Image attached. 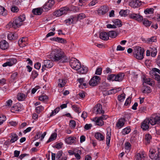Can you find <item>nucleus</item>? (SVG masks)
Masks as SVG:
<instances>
[{"mask_svg": "<svg viewBox=\"0 0 160 160\" xmlns=\"http://www.w3.org/2000/svg\"><path fill=\"white\" fill-rule=\"evenodd\" d=\"M53 55L52 60L55 62L59 61L62 63L67 62L68 61L67 57L65 55L64 52L61 50L56 49L53 51Z\"/></svg>", "mask_w": 160, "mask_h": 160, "instance_id": "1", "label": "nucleus"}, {"mask_svg": "<svg viewBox=\"0 0 160 160\" xmlns=\"http://www.w3.org/2000/svg\"><path fill=\"white\" fill-rule=\"evenodd\" d=\"M25 19V16L24 14L20 15L16 18L13 22L11 21L7 25V28H16L22 25V22Z\"/></svg>", "mask_w": 160, "mask_h": 160, "instance_id": "2", "label": "nucleus"}, {"mask_svg": "<svg viewBox=\"0 0 160 160\" xmlns=\"http://www.w3.org/2000/svg\"><path fill=\"white\" fill-rule=\"evenodd\" d=\"M144 52L143 48L139 46H136L134 48L133 52V55L134 57L138 60H142L144 58L143 54Z\"/></svg>", "mask_w": 160, "mask_h": 160, "instance_id": "3", "label": "nucleus"}, {"mask_svg": "<svg viewBox=\"0 0 160 160\" xmlns=\"http://www.w3.org/2000/svg\"><path fill=\"white\" fill-rule=\"evenodd\" d=\"M70 65L72 68L78 70L81 68L80 62L74 58H72L69 61Z\"/></svg>", "mask_w": 160, "mask_h": 160, "instance_id": "4", "label": "nucleus"}, {"mask_svg": "<svg viewBox=\"0 0 160 160\" xmlns=\"http://www.w3.org/2000/svg\"><path fill=\"white\" fill-rule=\"evenodd\" d=\"M101 81L100 78L97 76H94L89 81V84L91 86H95L98 85Z\"/></svg>", "mask_w": 160, "mask_h": 160, "instance_id": "5", "label": "nucleus"}, {"mask_svg": "<svg viewBox=\"0 0 160 160\" xmlns=\"http://www.w3.org/2000/svg\"><path fill=\"white\" fill-rule=\"evenodd\" d=\"M149 121V123L152 125L156 124H160V117L153 116L147 118Z\"/></svg>", "mask_w": 160, "mask_h": 160, "instance_id": "6", "label": "nucleus"}, {"mask_svg": "<svg viewBox=\"0 0 160 160\" xmlns=\"http://www.w3.org/2000/svg\"><path fill=\"white\" fill-rule=\"evenodd\" d=\"M69 10L68 8L67 7H64L61 8L59 10L55 12L54 14L56 17H59L63 14H66Z\"/></svg>", "mask_w": 160, "mask_h": 160, "instance_id": "7", "label": "nucleus"}, {"mask_svg": "<svg viewBox=\"0 0 160 160\" xmlns=\"http://www.w3.org/2000/svg\"><path fill=\"white\" fill-rule=\"evenodd\" d=\"M129 17L130 18L139 22H141L143 20V17L142 16L134 13L130 14Z\"/></svg>", "mask_w": 160, "mask_h": 160, "instance_id": "8", "label": "nucleus"}, {"mask_svg": "<svg viewBox=\"0 0 160 160\" xmlns=\"http://www.w3.org/2000/svg\"><path fill=\"white\" fill-rule=\"evenodd\" d=\"M142 2L140 0H133L129 3L131 7L134 8L140 6L141 5Z\"/></svg>", "mask_w": 160, "mask_h": 160, "instance_id": "9", "label": "nucleus"}, {"mask_svg": "<svg viewBox=\"0 0 160 160\" xmlns=\"http://www.w3.org/2000/svg\"><path fill=\"white\" fill-rule=\"evenodd\" d=\"M17 62V60L14 58H11L8 60L6 62L4 63L2 65L3 67H5L7 66H11Z\"/></svg>", "mask_w": 160, "mask_h": 160, "instance_id": "10", "label": "nucleus"}, {"mask_svg": "<svg viewBox=\"0 0 160 160\" xmlns=\"http://www.w3.org/2000/svg\"><path fill=\"white\" fill-rule=\"evenodd\" d=\"M108 10L107 6H103L99 8L98 10V15H102L105 14Z\"/></svg>", "mask_w": 160, "mask_h": 160, "instance_id": "11", "label": "nucleus"}, {"mask_svg": "<svg viewBox=\"0 0 160 160\" xmlns=\"http://www.w3.org/2000/svg\"><path fill=\"white\" fill-rule=\"evenodd\" d=\"M94 110L96 111V114H99L101 113H104V112L102 110V107L101 104H96L94 108Z\"/></svg>", "mask_w": 160, "mask_h": 160, "instance_id": "12", "label": "nucleus"}, {"mask_svg": "<svg viewBox=\"0 0 160 160\" xmlns=\"http://www.w3.org/2000/svg\"><path fill=\"white\" fill-rule=\"evenodd\" d=\"M149 121L146 118L142 123L141 128L144 130H147L149 128Z\"/></svg>", "mask_w": 160, "mask_h": 160, "instance_id": "13", "label": "nucleus"}, {"mask_svg": "<svg viewBox=\"0 0 160 160\" xmlns=\"http://www.w3.org/2000/svg\"><path fill=\"white\" fill-rule=\"evenodd\" d=\"M9 47L8 44L5 40H2L0 42V48L3 50L7 49Z\"/></svg>", "mask_w": 160, "mask_h": 160, "instance_id": "14", "label": "nucleus"}, {"mask_svg": "<svg viewBox=\"0 0 160 160\" xmlns=\"http://www.w3.org/2000/svg\"><path fill=\"white\" fill-rule=\"evenodd\" d=\"M100 38L103 40H107L109 39L108 33L105 32H103L99 34Z\"/></svg>", "mask_w": 160, "mask_h": 160, "instance_id": "15", "label": "nucleus"}, {"mask_svg": "<svg viewBox=\"0 0 160 160\" xmlns=\"http://www.w3.org/2000/svg\"><path fill=\"white\" fill-rule=\"evenodd\" d=\"M20 105L19 103H17L11 109V111L12 112H15L16 111H20L22 110V108L20 107Z\"/></svg>", "mask_w": 160, "mask_h": 160, "instance_id": "16", "label": "nucleus"}, {"mask_svg": "<svg viewBox=\"0 0 160 160\" xmlns=\"http://www.w3.org/2000/svg\"><path fill=\"white\" fill-rule=\"evenodd\" d=\"M124 77V73H119L117 75L115 76V77L114 78V81H116L120 82L123 79Z\"/></svg>", "mask_w": 160, "mask_h": 160, "instance_id": "17", "label": "nucleus"}, {"mask_svg": "<svg viewBox=\"0 0 160 160\" xmlns=\"http://www.w3.org/2000/svg\"><path fill=\"white\" fill-rule=\"evenodd\" d=\"M125 119L124 118H122L118 121L116 124V126L118 128H120L123 127L125 124Z\"/></svg>", "mask_w": 160, "mask_h": 160, "instance_id": "18", "label": "nucleus"}, {"mask_svg": "<svg viewBox=\"0 0 160 160\" xmlns=\"http://www.w3.org/2000/svg\"><path fill=\"white\" fill-rule=\"evenodd\" d=\"M44 66L46 68H50L53 66V63L52 61L49 60H46L44 61Z\"/></svg>", "mask_w": 160, "mask_h": 160, "instance_id": "19", "label": "nucleus"}, {"mask_svg": "<svg viewBox=\"0 0 160 160\" xmlns=\"http://www.w3.org/2000/svg\"><path fill=\"white\" fill-rule=\"evenodd\" d=\"M18 37L17 34L16 33H10L8 35V39L10 40H15Z\"/></svg>", "mask_w": 160, "mask_h": 160, "instance_id": "20", "label": "nucleus"}, {"mask_svg": "<svg viewBox=\"0 0 160 160\" xmlns=\"http://www.w3.org/2000/svg\"><path fill=\"white\" fill-rule=\"evenodd\" d=\"M42 9L41 8H38L33 9L32 10V12L34 14L36 15H40L42 12Z\"/></svg>", "mask_w": 160, "mask_h": 160, "instance_id": "21", "label": "nucleus"}, {"mask_svg": "<svg viewBox=\"0 0 160 160\" xmlns=\"http://www.w3.org/2000/svg\"><path fill=\"white\" fill-rule=\"evenodd\" d=\"M11 139L10 141L11 143L15 142L18 139V136L15 133L11 134Z\"/></svg>", "mask_w": 160, "mask_h": 160, "instance_id": "22", "label": "nucleus"}, {"mask_svg": "<svg viewBox=\"0 0 160 160\" xmlns=\"http://www.w3.org/2000/svg\"><path fill=\"white\" fill-rule=\"evenodd\" d=\"M26 97L27 96L22 93H19L17 95V98L20 101L24 100Z\"/></svg>", "mask_w": 160, "mask_h": 160, "instance_id": "23", "label": "nucleus"}, {"mask_svg": "<svg viewBox=\"0 0 160 160\" xmlns=\"http://www.w3.org/2000/svg\"><path fill=\"white\" fill-rule=\"evenodd\" d=\"M76 138L74 137H70L66 139V142L68 144H71L73 143Z\"/></svg>", "mask_w": 160, "mask_h": 160, "instance_id": "24", "label": "nucleus"}, {"mask_svg": "<svg viewBox=\"0 0 160 160\" xmlns=\"http://www.w3.org/2000/svg\"><path fill=\"white\" fill-rule=\"evenodd\" d=\"M95 138L99 141L103 140L104 139V137L103 135L101 133L97 132L95 134Z\"/></svg>", "mask_w": 160, "mask_h": 160, "instance_id": "25", "label": "nucleus"}, {"mask_svg": "<svg viewBox=\"0 0 160 160\" xmlns=\"http://www.w3.org/2000/svg\"><path fill=\"white\" fill-rule=\"evenodd\" d=\"M73 19L74 17L73 16H71L70 18L65 20L64 22L67 25H69L72 23L74 21Z\"/></svg>", "mask_w": 160, "mask_h": 160, "instance_id": "26", "label": "nucleus"}, {"mask_svg": "<svg viewBox=\"0 0 160 160\" xmlns=\"http://www.w3.org/2000/svg\"><path fill=\"white\" fill-rule=\"evenodd\" d=\"M146 158L144 156V155H142L139 153H138L136 156L137 160H144Z\"/></svg>", "mask_w": 160, "mask_h": 160, "instance_id": "27", "label": "nucleus"}, {"mask_svg": "<svg viewBox=\"0 0 160 160\" xmlns=\"http://www.w3.org/2000/svg\"><path fill=\"white\" fill-rule=\"evenodd\" d=\"M0 15L5 16L7 15V11L4 8L0 6Z\"/></svg>", "mask_w": 160, "mask_h": 160, "instance_id": "28", "label": "nucleus"}, {"mask_svg": "<svg viewBox=\"0 0 160 160\" xmlns=\"http://www.w3.org/2000/svg\"><path fill=\"white\" fill-rule=\"evenodd\" d=\"M131 131V129L129 127H127L123 129L122 132V135H125V134L129 133Z\"/></svg>", "mask_w": 160, "mask_h": 160, "instance_id": "29", "label": "nucleus"}, {"mask_svg": "<svg viewBox=\"0 0 160 160\" xmlns=\"http://www.w3.org/2000/svg\"><path fill=\"white\" fill-rule=\"evenodd\" d=\"M57 135V134L56 133H53L51 135L50 137L49 138L48 140L47 141V143H48L49 142L52 141H53L56 138Z\"/></svg>", "mask_w": 160, "mask_h": 160, "instance_id": "30", "label": "nucleus"}, {"mask_svg": "<svg viewBox=\"0 0 160 160\" xmlns=\"http://www.w3.org/2000/svg\"><path fill=\"white\" fill-rule=\"evenodd\" d=\"M78 70V72L81 74H84L87 72L88 71L87 68L84 67L81 68Z\"/></svg>", "mask_w": 160, "mask_h": 160, "instance_id": "31", "label": "nucleus"}, {"mask_svg": "<svg viewBox=\"0 0 160 160\" xmlns=\"http://www.w3.org/2000/svg\"><path fill=\"white\" fill-rule=\"evenodd\" d=\"M113 22L116 26H117L118 27H121L122 26L121 21L118 19H116L113 21Z\"/></svg>", "mask_w": 160, "mask_h": 160, "instance_id": "32", "label": "nucleus"}, {"mask_svg": "<svg viewBox=\"0 0 160 160\" xmlns=\"http://www.w3.org/2000/svg\"><path fill=\"white\" fill-rule=\"evenodd\" d=\"M108 37H110L111 38H115L117 36V34L115 31H111L109 32L108 33Z\"/></svg>", "mask_w": 160, "mask_h": 160, "instance_id": "33", "label": "nucleus"}, {"mask_svg": "<svg viewBox=\"0 0 160 160\" xmlns=\"http://www.w3.org/2000/svg\"><path fill=\"white\" fill-rule=\"evenodd\" d=\"M129 11V10H122L120 11L119 13L121 16L125 17L127 15V13Z\"/></svg>", "mask_w": 160, "mask_h": 160, "instance_id": "34", "label": "nucleus"}, {"mask_svg": "<svg viewBox=\"0 0 160 160\" xmlns=\"http://www.w3.org/2000/svg\"><path fill=\"white\" fill-rule=\"evenodd\" d=\"M95 122L97 125L99 126H102L104 124V122L103 120L99 118L96 120Z\"/></svg>", "mask_w": 160, "mask_h": 160, "instance_id": "35", "label": "nucleus"}, {"mask_svg": "<svg viewBox=\"0 0 160 160\" xmlns=\"http://www.w3.org/2000/svg\"><path fill=\"white\" fill-rule=\"evenodd\" d=\"M111 135V133H108V132H107V134L106 144L108 146H109L110 143Z\"/></svg>", "mask_w": 160, "mask_h": 160, "instance_id": "36", "label": "nucleus"}, {"mask_svg": "<svg viewBox=\"0 0 160 160\" xmlns=\"http://www.w3.org/2000/svg\"><path fill=\"white\" fill-rule=\"evenodd\" d=\"M151 138V136L148 134H146L145 136V139L147 141L148 143H149L150 142Z\"/></svg>", "mask_w": 160, "mask_h": 160, "instance_id": "37", "label": "nucleus"}, {"mask_svg": "<svg viewBox=\"0 0 160 160\" xmlns=\"http://www.w3.org/2000/svg\"><path fill=\"white\" fill-rule=\"evenodd\" d=\"M59 82L58 85L61 88L63 87L66 84V81L65 80L59 79Z\"/></svg>", "mask_w": 160, "mask_h": 160, "instance_id": "38", "label": "nucleus"}, {"mask_svg": "<svg viewBox=\"0 0 160 160\" xmlns=\"http://www.w3.org/2000/svg\"><path fill=\"white\" fill-rule=\"evenodd\" d=\"M143 23L146 26H150L151 23V22L149 21L148 20L146 19H143Z\"/></svg>", "mask_w": 160, "mask_h": 160, "instance_id": "39", "label": "nucleus"}, {"mask_svg": "<svg viewBox=\"0 0 160 160\" xmlns=\"http://www.w3.org/2000/svg\"><path fill=\"white\" fill-rule=\"evenodd\" d=\"M154 150H153L151 149L150 150V153L149 154V156L152 159H153L154 158H155V155H154V154L155 152H154Z\"/></svg>", "mask_w": 160, "mask_h": 160, "instance_id": "40", "label": "nucleus"}, {"mask_svg": "<svg viewBox=\"0 0 160 160\" xmlns=\"http://www.w3.org/2000/svg\"><path fill=\"white\" fill-rule=\"evenodd\" d=\"M154 9L153 8H147L144 10V12L146 14H152L153 12Z\"/></svg>", "mask_w": 160, "mask_h": 160, "instance_id": "41", "label": "nucleus"}, {"mask_svg": "<svg viewBox=\"0 0 160 160\" xmlns=\"http://www.w3.org/2000/svg\"><path fill=\"white\" fill-rule=\"evenodd\" d=\"M156 38L155 37H152L151 38H148L147 39V41L148 43H150L152 42H156Z\"/></svg>", "mask_w": 160, "mask_h": 160, "instance_id": "42", "label": "nucleus"}, {"mask_svg": "<svg viewBox=\"0 0 160 160\" xmlns=\"http://www.w3.org/2000/svg\"><path fill=\"white\" fill-rule=\"evenodd\" d=\"M44 109V108L43 106H39L37 107L36 108V112L37 113H40V112H42Z\"/></svg>", "mask_w": 160, "mask_h": 160, "instance_id": "43", "label": "nucleus"}, {"mask_svg": "<svg viewBox=\"0 0 160 160\" xmlns=\"http://www.w3.org/2000/svg\"><path fill=\"white\" fill-rule=\"evenodd\" d=\"M125 98V94H122L121 95H119L118 96V100L122 102L123 101L124 99Z\"/></svg>", "mask_w": 160, "mask_h": 160, "instance_id": "44", "label": "nucleus"}, {"mask_svg": "<svg viewBox=\"0 0 160 160\" xmlns=\"http://www.w3.org/2000/svg\"><path fill=\"white\" fill-rule=\"evenodd\" d=\"M55 3L54 1L53 0H49L46 3L49 7L51 8Z\"/></svg>", "mask_w": 160, "mask_h": 160, "instance_id": "45", "label": "nucleus"}, {"mask_svg": "<svg viewBox=\"0 0 160 160\" xmlns=\"http://www.w3.org/2000/svg\"><path fill=\"white\" fill-rule=\"evenodd\" d=\"M131 145L129 142H127L125 143V148L126 150H129L131 148Z\"/></svg>", "mask_w": 160, "mask_h": 160, "instance_id": "46", "label": "nucleus"}, {"mask_svg": "<svg viewBox=\"0 0 160 160\" xmlns=\"http://www.w3.org/2000/svg\"><path fill=\"white\" fill-rule=\"evenodd\" d=\"M48 97L46 95H42L40 96L39 98V99L41 101H44L48 99Z\"/></svg>", "mask_w": 160, "mask_h": 160, "instance_id": "47", "label": "nucleus"}, {"mask_svg": "<svg viewBox=\"0 0 160 160\" xmlns=\"http://www.w3.org/2000/svg\"><path fill=\"white\" fill-rule=\"evenodd\" d=\"M72 108L74 111L78 113H79L80 112V109L79 108H78L77 107L76 105H73L72 106Z\"/></svg>", "mask_w": 160, "mask_h": 160, "instance_id": "48", "label": "nucleus"}, {"mask_svg": "<svg viewBox=\"0 0 160 160\" xmlns=\"http://www.w3.org/2000/svg\"><path fill=\"white\" fill-rule=\"evenodd\" d=\"M151 92L150 88L149 87L147 86L145 87V89L142 91L143 93H149Z\"/></svg>", "mask_w": 160, "mask_h": 160, "instance_id": "49", "label": "nucleus"}, {"mask_svg": "<svg viewBox=\"0 0 160 160\" xmlns=\"http://www.w3.org/2000/svg\"><path fill=\"white\" fill-rule=\"evenodd\" d=\"M6 120V117L4 115L0 116V124H2Z\"/></svg>", "mask_w": 160, "mask_h": 160, "instance_id": "50", "label": "nucleus"}, {"mask_svg": "<svg viewBox=\"0 0 160 160\" xmlns=\"http://www.w3.org/2000/svg\"><path fill=\"white\" fill-rule=\"evenodd\" d=\"M132 98V96L131 97V96H130L128 98H127L126 100V102L124 104V105L125 106H127L130 104L131 102V98Z\"/></svg>", "mask_w": 160, "mask_h": 160, "instance_id": "51", "label": "nucleus"}, {"mask_svg": "<svg viewBox=\"0 0 160 160\" xmlns=\"http://www.w3.org/2000/svg\"><path fill=\"white\" fill-rule=\"evenodd\" d=\"M57 42L59 43H67V41L65 39L60 38L58 37Z\"/></svg>", "mask_w": 160, "mask_h": 160, "instance_id": "52", "label": "nucleus"}, {"mask_svg": "<svg viewBox=\"0 0 160 160\" xmlns=\"http://www.w3.org/2000/svg\"><path fill=\"white\" fill-rule=\"evenodd\" d=\"M153 50L151 52V56L152 57H154L156 55L157 52V49L156 48L153 47Z\"/></svg>", "mask_w": 160, "mask_h": 160, "instance_id": "53", "label": "nucleus"}, {"mask_svg": "<svg viewBox=\"0 0 160 160\" xmlns=\"http://www.w3.org/2000/svg\"><path fill=\"white\" fill-rule=\"evenodd\" d=\"M70 127L74 128L76 126V122L73 120H71L70 121Z\"/></svg>", "mask_w": 160, "mask_h": 160, "instance_id": "54", "label": "nucleus"}, {"mask_svg": "<svg viewBox=\"0 0 160 160\" xmlns=\"http://www.w3.org/2000/svg\"><path fill=\"white\" fill-rule=\"evenodd\" d=\"M102 68H97L95 72V74L98 75H100L102 73Z\"/></svg>", "mask_w": 160, "mask_h": 160, "instance_id": "55", "label": "nucleus"}, {"mask_svg": "<svg viewBox=\"0 0 160 160\" xmlns=\"http://www.w3.org/2000/svg\"><path fill=\"white\" fill-rule=\"evenodd\" d=\"M153 159L155 160H160V151L155 154V158H154Z\"/></svg>", "mask_w": 160, "mask_h": 160, "instance_id": "56", "label": "nucleus"}, {"mask_svg": "<svg viewBox=\"0 0 160 160\" xmlns=\"http://www.w3.org/2000/svg\"><path fill=\"white\" fill-rule=\"evenodd\" d=\"M86 17L85 15L82 13L80 14L78 16V19L79 20L84 18Z\"/></svg>", "mask_w": 160, "mask_h": 160, "instance_id": "57", "label": "nucleus"}, {"mask_svg": "<svg viewBox=\"0 0 160 160\" xmlns=\"http://www.w3.org/2000/svg\"><path fill=\"white\" fill-rule=\"evenodd\" d=\"M115 75L113 74H112L109 75L108 77V79L109 80H112V81H114V78Z\"/></svg>", "mask_w": 160, "mask_h": 160, "instance_id": "58", "label": "nucleus"}, {"mask_svg": "<svg viewBox=\"0 0 160 160\" xmlns=\"http://www.w3.org/2000/svg\"><path fill=\"white\" fill-rule=\"evenodd\" d=\"M143 80L144 82H145V83H147L148 84H149V85H151V84H152V83H151V82H150V78H143Z\"/></svg>", "mask_w": 160, "mask_h": 160, "instance_id": "59", "label": "nucleus"}, {"mask_svg": "<svg viewBox=\"0 0 160 160\" xmlns=\"http://www.w3.org/2000/svg\"><path fill=\"white\" fill-rule=\"evenodd\" d=\"M62 151L60 150L58 151L57 154L56 158L58 159H59V158L61 157L62 155Z\"/></svg>", "mask_w": 160, "mask_h": 160, "instance_id": "60", "label": "nucleus"}, {"mask_svg": "<svg viewBox=\"0 0 160 160\" xmlns=\"http://www.w3.org/2000/svg\"><path fill=\"white\" fill-rule=\"evenodd\" d=\"M117 92V90L115 89H111L109 90L108 91V92L109 94H115Z\"/></svg>", "mask_w": 160, "mask_h": 160, "instance_id": "61", "label": "nucleus"}, {"mask_svg": "<svg viewBox=\"0 0 160 160\" xmlns=\"http://www.w3.org/2000/svg\"><path fill=\"white\" fill-rule=\"evenodd\" d=\"M98 2L97 0H93L91 1L89 4V6H93Z\"/></svg>", "mask_w": 160, "mask_h": 160, "instance_id": "62", "label": "nucleus"}, {"mask_svg": "<svg viewBox=\"0 0 160 160\" xmlns=\"http://www.w3.org/2000/svg\"><path fill=\"white\" fill-rule=\"evenodd\" d=\"M11 10L13 12H17L18 10V8L15 6H13L11 8Z\"/></svg>", "mask_w": 160, "mask_h": 160, "instance_id": "63", "label": "nucleus"}, {"mask_svg": "<svg viewBox=\"0 0 160 160\" xmlns=\"http://www.w3.org/2000/svg\"><path fill=\"white\" fill-rule=\"evenodd\" d=\"M18 75V73L17 72H14L12 73L11 76V78L13 80H14L16 79L17 76Z\"/></svg>", "mask_w": 160, "mask_h": 160, "instance_id": "64", "label": "nucleus"}]
</instances>
